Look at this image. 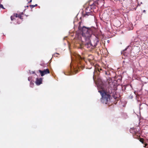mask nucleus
Wrapping results in <instances>:
<instances>
[{"mask_svg": "<svg viewBox=\"0 0 148 148\" xmlns=\"http://www.w3.org/2000/svg\"><path fill=\"white\" fill-rule=\"evenodd\" d=\"M99 92H100L102 96L101 101L103 103L106 104L110 100V95L107 94L102 89V91L99 90Z\"/></svg>", "mask_w": 148, "mask_h": 148, "instance_id": "7ed1b4c3", "label": "nucleus"}, {"mask_svg": "<svg viewBox=\"0 0 148 148\" xmlns=\"http://www.w3.org/2000/svg\"><path fill=\"white\" fill-rule=\"evenodd\" d=\"M99 3H101V5H103L104 1L103 0H92L89 2V5L86 8V15H92L91 12L93 11L96 12L97 10H95L96 7L99 5Z\"/></svg>", "mask_w": 148, "mask_h": 148, "instance_id": "f03ea898", "label": "nucleus"}, {"mask_svg": "<svg viewBox=\"0 0 148 148\" xmlns=\"http://www.w3.org/2000/svg\"><path fill=\"white\" fill-rule=\"evenodd\" d=\"M74 72H75V73H76V71H77V70L76 69H75L74 70Z\"/></svg>", "mask_w": 148, "mask_h": 148, "instance_id": "ddd939ff", "label": "nucleus"}, {"mask_svg": "<svg viewBox=\"0 0 148 148\" xmlns=\"http://www.w3.org/2000/svg\"><path fill=\"white\" fill-rule=\"evenodd\" d=\"M28 80L29 81V78H28Z\"/></svg>", "mask_w": 148, "mask_h": 148, "instance_id": "a211bd4d", "label": "nucleus"}, {"mask_svg": "<svg viewBox=\"0 0 148 148\" xmlns=\"http://www.w3.org/2000/svg\"><path fill=\"white\" fill-rule=\"evenodd\" d=\"M42 79L41 78H37L36 79V84L38 85H40L42 83Z\"/></svg>", "mask_w": 148, "mask_h": 148, "instance_id": "39448f33", "label": "nucleus"}, {"mask_svg": "<svg viewBox=\"0 0 148 148\" xmlns=\"http://www.w3.org/2000/svg\"><path fill=\"white\" fill-rule=\"evenodd\" d=\"M146 145H145L144 147H146Z\"/></svg>", "mask_w": 148, "mask_h": 148, "instance_id": "6ab92c4d", "label": "nucleus"}, {"mask_svg": "<svg viewBox=\"0 0 148 148\" xmlns=\"http://www.w3.org/2000/svg\"><path fill=\"white\" fill-rule=\"evenodd\" d=\"M97 31L96 29L94 27L87 28L83 27L82 29V37L84 38L86 41V46L87 48H92L96 46L97 43L98 42V39L95 38V43H94L90 42V38L92 34H95Z\"/></svg>", "mask_w": 148, "mask_h": 148, "instance_id": "f257e3e1", "label": "nucleus"}, {"mask_svg": "<svg viewBox=\"0 0 148 148\" xmlns=\"http://www.w3.org/2000/svg\"><path fill=\"white\" fill-rule=\"evenodd\" d=\"M140 141L141 142H142V143H143V141H142V140L141 139H140Z\"/></svg>", "mask_w": 148, "mask_h": 148, "instance_id": "4468645a", "label": "nucleus"}, {"mask_svg": "<svg viewBox=\"0 0 148 148\" xmlns=\"http://www.w3.org/2000/svg\"><path fill=\"white\" fill-rule=\"evenodd\" d=\"M30 6L32 8H33V7H35V5H31Z\"/></svg>", "mask_w": 148, "mask_h": 148, "instance_id": "f8f14e48", "label": "nucleus"}, {"mask_svg": "<svg viewBox=\"0 0 148 148\" xmlns=\"http://www.w3.org/2000/svg\"><path fill=\"white\" fill-rule=\"evenodd\" d=\"M0 8H3V9L4 8L3 7V5H1V4L0 5Z\"/></svg>", "mask_w": 148, "mask_h": 148, "instance_id": "9b49d317", "label": "nucleus"}, {"mask_svg": "<svg viewBox=\"0 0 148 148\" xmlns=\"http://www.w3.org/2000/svg\"><path fill=\"white\" fill-rule=\"evenodd\" d=\"M130 26H131V27H130V28L129 29V30H132L133 29V27H132V25L131 24H130Z\"/></svg>", "mask_w": 148, "mask_h": 148, "instance_id": "6e6552de", "label": "nucleus"}, {"mask_svg": "<svg viewBox=\"0 0 148 148\" xmlns=\"http://www.w3.org/2000/svg\"><path fill=\"white\" fill-rule=\"evenodd\" d=\"M39 72L40 73L41 76H44V75L45 74L49 73V71L48 69H45L43 71H42L40 70H39Z\"/></svg>", "mask_w": 148, "mask_h": 148, "instance_id": "20e7f679", "label": "nucleus"}, {"mask_svg": "<svg viewBox=\"0 0 148 148\" xmlns=\"http://www.w3.org/2000/svg\"><path fill=\"white\" fill-rule=\"evenodd\" d=\"M32 0H30V1H28V2L29 3H30V2H31L32 1Z\"/></svg>", "mask_w": 148, "mask_h": 148, "instance_id": "2eb2a0df", "label": "nucleus"}, {"mask_svg": "<svg viewBox=\"0 0 148 148\" xmlns=\"http://www.w3.org/2000/svg\"><path fill=\"white\" fill-rule=\"evenodd\" d=\"M143 12H145V10H143Z\"/></svg>", "mask_w": 148, "mask_h": 148, "instance_id": "f3484780", "label": "nucleus"}, {"mask_svg": "<svg viewBox=\"0 0 148 148\" xmlns=\"http://www.w3.org/2000/svg\"><path fill=\"white\" fill-rule=\"evenodd\" d=\"M37 4H36L35 5V6H37Z\"/></svg>", "mask_w": 148, "mask_h": 148, "instance_id": "dca6fc26", "label": "nucleus"}, {"mask_svg": "<svg viewBox=\"0 0 148 148\" xmlns=\"http://www.w3.org/2000/svg\"><path fill=\"white\" fill-rule=\"evenodd\" d=\"M34 84L33 83H30V86L32 87L34 85Z\"/></svg>", "mask_w": 148, "mask_h": 148, "instance_id": "9d476101", "label": "nucleus"}, {"mask_svg": "<svg viewBox=\"0 0 148 148\" xmlns=\"http://www.w3.org/2000/svg\"><path fill=\"white\" fill-rule=\"evenodd\" d=\"M93 57H92V59H90V58H88V60H89V62H90V63H92L93 62L92 61V59H93Z\"/></svg>", "mask_w": 148, "mask_h": 148, "instance_id": "0eeeda50", "label": "nucleus"}, {"mask_svg": "<svg viewBox=\"0 0 148 148\" xmlns=\"http://www.w3.org/2000/svg\"><path fill=\"white\" fill-rule=\"evenodd\" d=\"M14 17H15L14 15V16H11V19L12 21L14 19Z\"/></svg>", "mask_w": 148, "mask_h": 148, "instance_id": "1a4fd4ad", "label": "nucleus"}, {"mask_svg": "<svg viewBox=\"0 0 148 148\" xmlns=\"http://www.w3.org/2000/svg\"><path fill=\"white\" fill-rule=\"evenodd\" d=\"M14 16L15 17H18L21 19V16L20 15H18L17 14H16L15 15H14Z\"/></svg>", "mask_w": 148, "mask_h": 148, "instance_id": "423d86ee", "label": "nucleus"}]
</instances>
